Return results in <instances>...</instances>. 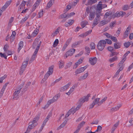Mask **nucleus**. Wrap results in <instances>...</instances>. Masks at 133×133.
<instances>
[{
	"instance_id": "nucleus-1",
	"label": "nucleus",
	"mask_w": 133,
	"mask_h": 133,
	"mask_svg": "<svg viewBox=\"0 0 133 133\" xmlns=\"http://www.w3.org/2000/svg\"><path fill=\"white\" fill-rule=\"evenodd\" d=\"M107 98V97H105L101 101H99L100 98H97L95 99L93 101L92 103L90 105L89 109H92L94 107L95 105L97 104L98 106L101 105L102 103L105 101Z\"/></svg>"
},
{
	"instance_id": "nucleus-2",
	"label": "nucleus",
	"mask_w": 133,
	"mask_h": 133,
	"mask_svg": "<svg viewBox=\"0 0 133 133\" xmlns=\"http://www.w3.org/2000/svg\"><path fill=\"white\" fill-rule=\"evenodd\" d=\"M24 83H23L20 85L18 87L16 90L14 94L13 98H16V99L19 98L20 95V93L22 88L23 87Z\"/></svg>"
},
{
	"instance_id": "nucleus-3",
	"label": "nucleus",
	"mask_w": 133,
	"mask_h": 133,
	"mask_svg": "<svg viewBox=\"0 0 133 133\" xmlns=\"http://www.w3.org/2000/svg\"><path fill=\"white\" fill-rule=\"evenodd\" d=\"M54 68V66L52 65L49 68V71H48L44 76V78L43 79V80L45 79L46 80L52 74L53 72V69Z\"/></svg>"
},
{
	"instance_id": "nucleus-4",
	"label": "nucleus",
	"mask_w": 133,
	"mask_h": 133,
	"mask_svg": "<svg viewBox=\"0 0 133 133\" xmlns=\"http://www.w3.org/2000/svg\"><path fill=\"white\" fill-rule=\"evenodd\" d=\"M108 44H111L112 42H107ZM107 42H98L97 44L98 49L100 51H102L104 49Z\"/></svg>"
},
{
	"instance_id": "nucleus-5",
	"label": "nucleus",
	"mask_w": 133,
	"mask_h": 133,
	"mask_svg": "<svg viewBox=\"0 0 133 133\" xmlns=\"http://www.w3.org/2000/svg\"><path fill=\"white\" fill-rule=\"evenodd\" d=\"M12 1L10 0L6 2L5 4L0 9V16L2 15V12L7 8L10 4Z\"/></svg>"
},
{
	"instance_id": "nucleus-6",
	"label": "nucleus",
	"mask_w": 133,
	"mask_h": 133,
	"mask_svg": "<svg viewBox=\"0 0 133 133\" xmlns=\"http://www.w3.org/2000/svg\"><path fill=\"white\" fill-rule=\"evenodd\" d=\"M126 14L125 12L122 11H121L119 12H117L116 13L112 15V17L113 18L115 17H118L120 16H123Z\"/></svg>"
},
{
	"instance_id": "nucleus-7",
	"label": "nucleus",
	"mask_w": 133,
	"mask_h": 133,
	"mask_svg": "<svg viewBox=\"0 0 133 133\" xmlns=\"http://www.w3.org/2000/svg\"><path fill=\"white\" fill-rule=\"evenodd\" d=\"M75 49H71L69 51H67L64 55V57L65 58L68 56H71L74 53Z\"/></svg>"
},
{
	"instance_id": "nucleus-8",
	"label": "nucleus",
	"mask_w": 133,
	"mask_h": 133,
	"mask_svg": "<svg viewBox=\"0 0 133 133\" xmlns=\"http://www.w3.org/2000/svg\"><path fill=\"white\" fill-rule=\"evenodd\" d=\"M90 97V94H88L86 96H84L80 99L79 102L81 103H82L88 101L89 100V97Z\"/></svg>"
},
{
	"instance_id": "nucleus-9",
	"label": "nucleus",
	"mask_w": 133,
	"mask_h": 133,
	"mask_svg": "<svg viewBox=\"0 0 133 133\" xmlns=\"http://www.w3.org/2000/svg\"><path fill=\"white\" fill-rule=\"evenodd\" d=\"M97 61V58L96 57H91L89 58V62L92 65H95Z\"/></svg>"
},
{
	"instance_id": "nucleus-10",
	"label": "nucleus",
	"mask_w": 133,
	"mask_h": 133,
	"mask_svg": "<svg viewBox=\"0 0 133 133\" xmlns=\"http://www.w3.org/2000/svg\"><path fill=\"white\" fill-rule=\"evenodd\" d=\"M60 97L59 95L58 94L55 96L52 99H50L48 101V103L50 105L52 103L55 102Z\"/></svg>"
},
{
	"instance_id": "nucleus-11",
	"label": "nucleus",
	"mask_w": 133,
	"mask_h": 133,
	"mask_svg": "<svg viewBox=\"0 0 133 133\" xmlns=\"http://www.w3.org/2000/svg\"><path fill=\"white\" fill-rule=\"evenodd\" d=\"M88 67V66L86 65L77 69L75 71L76 74H77L83 72Z\"/></svg>"
},
{
	"instance_id": "nucleus-12",
	"label": "nucleus",
	"mask_w": 133,
	"mask_h": 133,
	"mask_svg": "<svg viewBox=\"0 0 133 133\" xmlns=\"http://www.w3.org/2000/svg\"><path fill=\"white\" fill-rule=\"evenodd\" d=\"M83 59V58H81L79 59L78 61L74 64L73 68V69H76L79 64L82 63Z\"/></svg>"
},
{
	"instance_id": "nucleus-13",
	"label": "nucleus",
	"mask_w": 133,
	"mask_h": 133,
	"mask_svg": "<svg viewBox=\"0 0 133 133\" xmlns=\"http://www.w3.org/2000/svg\"><path fill=\"white\" fill-rule=\"evenodd\" d=\"M39 45L37 48H36L31 58V59L32 61H34L36 58V55L39 49Z\"/></svg>"
},
{
	"instance_id": "nucleus-14",
	"label": "nucleus",
	"mask_w": 133,
	"mask_h": 133,
	"mask_svg": "<svg viewBox=\"0 0 133 133\" xmlns=\"http://www.w3.org/2000/svg\"><path fill=\"white\" fill-rule=\"evenodd\" d=\"M85 122L83 121L78 124L77 129L73 133H78L81 128L85 124Z\"/></svg>"
},
{
	"instance_id": "nucleus-15",
	"label": "nucleus",
	"mask_w": 133,
	"mask_h": 133,
	"mask_svg": "<svg viewBox=\"0 0 133 133\" xmlns=\"http://www.w3.org/2000/svg\"><path fill=\"white\" fill-rule=\"evenodd\" d=\"M71 84V83H69L66 85L61 88L60 89V91H62L67 90L68 89L69 87L70 86Z\"/></svg>"
},
{
	"instance_id": "nucleus-16",
	"label": "nucleus",
	"mask_w": 133,
	"mask_h": 133,
	"mask_svg": "<svg viewBox=\"0 0 133 133\" xmlns=\"http://www.w3.org/2000/svg\"><path fill=\"white\" fill-rule=\"evenodd\" d=\"M88 75V72H87L86 73L84 74L83 76L80 77L78 78V80L79 81H82L83 79H84L87 78Z\"/></svg>"
},
{
	"instance_id": "nucleus-17",
	"label": "nucleus",
	"mask_w": 133,
	"mask_h": 133,
	"mask_svg": "<svg viewBox=\"0 0 133 133\" xmlns=\"http://www.w3.org/2000/svg\"><path fill=\"white\" fill-rule=\"evenodd\" d=\"M54 0H50L47 4L46 9H47L50 8L54 3Z\"/></svg>"
},
{
	"instance_id": "nucleus-18",
	"label": "nucleus",
	"mask_w": 133,
	"mask_h": 133,
	"mask_svg": "<svg viewBox=\"0 0 133 133\" xmlns=\"http://www.w3.org/2000/svg\"><path fill=\"white\" fill-rule=\"evenodd\" d=\"M95 15V12H90L89 16V19L90 20H92L94 18Z\"/></svg>"
},
{
	"instance_id": "nucleus-19",
	"label": "nucleus",
	"mask_w": 133,
	"mask_h": 133,
	"mask_svg": "<svg viewBox=\"0 0 133 133\" xmlns=\"http://www.w3.org/2000/svg\"><path fill=\"white\" fill-rule=\"evenodd\" d=\"M60 29L59 27H58L57 29H56L55 31L51 35V36L52 37H54L58 33H59V30Z\"/></svg>"
},
{
	"instance_id": "nucleus-20",
	"label": "nucleus",
	"mask_w": 133,
	"mask_h": 133,
	"mask_svg": "<svg viewBox=\"0 0 133 133\" xmlns=\"http://www.w3.org/2000/svg\"><path fill=\"white\" fill-rule=\"evenodd\" d=\"M121 46V44L120 43H118L117 42H115L114 45V48L115 49L120 48Z\"/></svg>"
},
{
	"instance_id": "nucleus-21",
	"label": "nucleus",
	"mask_w": 133,
	"mask_h": 133,
	"mask_svg": "<svg viewBox=\"0 0 133 133\" xmlns=\"http://www.w3.org/2000/svg\"><path fill=\"white\" fill-rule=\"evenodd\" d=\"M41 44V42H39L38 44L37 42H34L33 45V48L35 49L36 47L37 48L39 45V48Z\"/></svg>"
},
{
	"instance_id": "nucleus-22",
	"label": "nucleus",
	"mask_w": 133,
	"mask_h": 133,
	"mask_svg": "<svg viewBox=\"0 0 133 133\" xmlns=\"http://www.w3.org/2000/svg\"><path fill=\"white\" fill-rule=\"evenodd\" d=\"M18 45L19 47L17 51L18 52H19L20 50L23 46V42H20Z\"/></svg>"
},
{
	"instance_id": "nucleus-23",
	"label": "nucleus",
	"mask_w": 133,
	"mask_h": 133,
	"mask_svg": "<svg viewBox=\"0 0 133 133\" xmlns=\"http://www.w3.org/2000/svg\"><path fill=\"white\" fill-rule=\"evenodd\" d=\"M88 3L87 5H91L97 2L96 0H89Z\"/></svg>"
},
{
	"instance_id": "nucleus-24",
	"label": "nucleus",
	"mask_w": 133,
	"mask_h": 133,
	"mask_svg": "<svg viewBox=\"0 0 133 133\" xmlns=\"http://www.w3.org/2000/svg\"><path fill=\"white\" fill-rule=\"evenodd\" d=\"M102 5L101 4H99L98 5L96 8V11H102Z\"/></svg>"
},
{
	"instance_id": "nucleus-25",
	"label": "nucleus",
	"mask_w": 133,
	"mask_h": 133,
	"mask_svg": "<svg viewBox=\"0 0 133 133\" xmlns=\"http://www.w3.org/2000/svg\"><path fill=\"white\" fill-rule=\"evenodd\" d=\"M108 20H104L101 21L100 23V25L101 26H102L108 23Z\"/></svg>"
},
{
	"instance_id": "nucleus-26",
	"label": "nucleus",
	"mask_w": 133,
	"mask_h": 133,
	"mask_svg": "<svg viewBox=\"0 0 133 133\" xmlns=\"http://www.w3.org/2000/svg\"><path fill=\"white\" fill-rule=\"evenodd\" d=\"M88 23V22L86 21H84L82 22L81 23V25L82 27V28L85 27Z\"/></svg>"
},
{
	"instance_id": "nucleus-27",
	"label": "nucleus",
	"mask_w": 133,
	"mask_h": 133,
	"mask_svg": "<svg viewBox=\"0 0 133 133\" xmlns=\"http://www.w3.org/2000/svg\"><path fill=\"white\" fill-rule=\"evenodd\" d=\"M28 61H26L24 62L23 63L21 67L22 68L25 69L28 64Z\"/></svg>"
},
{
	"instance_id": "nucleus-28",
	"label": "nucleus",
	"mask_w": 133,
	"mask_h": 133,
	"mask_svg": "<svg viewBox=\"0 0 133 133\" xmlns=\"http://www.w3.org/2000/svg\"><path fill=\"white\" fill-rule=\"evenodd\" d=\"M31 83L30 82H28L26 84L25 88H23L24 91H25L29 87L30 85L31 84Z\"/></svg>"
},
{
	"instance_id": "nucleus-29",
	"label": "nucleus",
	"mask_w": 133,
	"mask_h": 133,
	"mask_svg": "<svg viewBox=\"0 0 133 133\" xmlns=\"http://www.w3.org/2000/svg\"><path fill=\"white\" fill-rule=\"evenodd\" d=\"M26 2L24 1H23L22 2V3L19 6V9H21L22 8H23L25 5Z\"/></svg>"
},
{
	"instance_id": "nucleus-30",
	"label": "nucleus",
	"mask_w": 133,
	"mask_h": 133,
	"mask_svg": "<svg viewBox=\"0 0 133 133\" xmlns=\"http://www.w3.org/2000/svg\"><path fill=\"white\" fill-rule=\"evenodd\" d=\"M117 56H115L112 58H110L109 59V61L111 63H112L114 61H116L117 60Z\"/></svg>"
},
{
	"instance_id": "nucleus-31",
	"label": "nucleus",
	"mask_w": 133,
	"mask_h": 133,
	"mask_svg": "<svg viewBox=\"0 0 133 133\" xmlns=\"http://www.w3.org/2000/svg\"><path fill=\"white\" fill-rule=\"evenodd\" d=\"M126 59V58H123L122 59L121 61L118 64L119 66H123V63L125 61Z\"/></svg>"
},
{
	"instance_id": "nucleus-32",
	"label": "nucleus",
	"mask_w": 133,
	"mask_h": 133,
	"mask_svg": "<svg viewBox=\"0 0 133 133\" xmlns=\"http://www.w3.org/2000/svg\"><path fill=\"white\" fill-rule=\"evenodd\" d=\"M112 15V13L110 12V11L109 12H107L105 14L104 16V18L105 19H106L107 18L108 16H109V15Z\"/></svg>"
},
{
	"instance_id": "nucleus-33",
	"label": "nucleus",
	"mask_w": 133,
	"mask_h": 133,
	"mask_svg": "<svg viewBox=\"0 0 133 133\" xmlns=\"http://www.w3.org/2000/svg\"><path fill=\"white\" fill-rule=\"evenodd\" d=\"M130 8L129 6L128 5H125L123 6L122 8V9L124 11L127 10Z\"/></svg>"
},
{
	"instance_id": "nucleus-34",
	"label": "nucleus",
	"mask_w": 133,
	"mask_h": 133,
	"mask_svg": "<svg viewBox=\"0 0 133 133\" xmlns=\"http://www.w3.org/2000/svg\"><path fill=\"white\" fill-rule=\"evenodd\" d=\"M72 110L73 109H71L68 111L65 115L66 117H68L72 113Z\"/></svg>"
},
{
	"instance_id": "nucleus-35",
	"label": "nucleus",
	"mask_w": 133,
	"mask_h": 133,
	"mask_svg": "<svg viewBox=\"0 0 133 133\" xmlns=\"http://www.w3.org/2000/svg\"><path fill=\"white\" fill-rule=\"evenodd\" d=\"M67 122L66 121H64V122L58 128L59 129H60L62 128L66 124Z\"/></svg>"
},
{
	"instance_id": "nucleus-36",
	"label": "nucleus",
	"mask_w": 133,
	"mask_h": 133,
	"mask_svg": "<svg viewBox=\"0 0 133 133\" xmlns=\"http://www.w3.org/2000/svg\"><path fill=\"white\" fill-rule=\"evenodd\" d=\"M80 44V42H75L72 44L71 46L72 48H75L76 47L77 45H79Z\"/></svg>"
},
{
	"instance_id": "nucleus-37",
	"label": "nucleus",
	"mask_w": 133,
	"mask_h": 133,
	"mask_svg": "<svg viewBox=\"0 0 133 133\" xmlns=\"http://www.w3.org/2000/svg\"><path fill=\"white\" fill-rule=\"evenodd\" d=\"M85 49L86 51L87 52V54L89 55L90 52V48L89 47L86 46L85 47Z\"/></svg>"
},
{
	"instance_id": "nucleus-38",
	"label": "nucleus",
	"mask_w": 133,
	"mask_h": 133,
	"mask_svg": "<svg viewBox=\"0 0 133 133\" xmlns=\"http://www.w3.org/2000/svg\"><path fill=\"white\" fill-rule=\"evenodd\" d=\"M72 63L71 62H70L68 63L66 65V66L65 67V69H67L68 68H70L71 65Z\"/></svg>"
},
{
	"instance_id": "nucleus-39",
	"label": "nucleus",
	"mask_w": 133,
	"mask_h": 133,
	"mask_svg": "<svg viewBox=\"0 0 133 133\" xmlns=\"http://www.w3.org/2000/svg\"><path fill=\"white\" fill-rule=\"evenodd\" d=\"M90 47L91 49H94L95 48V45L94 42H92L90 44Z\"/></svg>"
},
{
	"instance_id": "nucleus-40",
	"label": "nucleus",
	"mask_w": 133,
	"mask_h": 133,
	"mask_svg": "<svg viewBox=\"0 0 133 133\" xmlns=\"http://www.w3.org/2000/svg\"><path fill=\"white\" fill-rule=\"evenodd\" d=\"M101 12L96 11V17L101 18L100 17Z\"/></svg>"
},
{
	"instance_id": "nucleus-41",
	"label": "nucleus",
	"mask_w": 133,
	"mask_h": 133,
	"mask_svg": "<svg viewBox=\"0 0 133 133\" xmlns=\"http://www.w3.org/2000/svg\"><path fill=\"white\" fill-rule=\"evenodd\" d=\"M130 45V42H125L124 43V46L126 48H128Z\"/></svg>"
},
{
	"instance_id": "nucleus-42",
	"label": "nucleus",
	"mask_w": 133,
	"mask_h": 133,
	"mask_svg": "<svg viewBox=\"0 0 133 133\" xmlns=\"http://www.w3.org/2000/svg\"><path fill=\"white\" fill-rule=\"evenodd\" d=\"M39 118V116H36L34 118L33 120L32 121V122H37L38 121Z\"/></svg>"
},
{
	"instance_id": "nucleus-43",
	"label": "nucleus",
	"mask_w": 133,
	"mask_h": 133,
	"mask_svg": "<svg viewBox=\"0 0 133 133\" xmlns=\"http://www.w3.org/2000/svg\"><path fill=\"white\" fill-rule=\"evenodd\" d=\"M129 34V33H128L127 32L125 31L123 36V38L125 39L128 36V35Z\"/></svg>"
},
{
	"instance_id": "nucleus-44",
	"label": "nucleus",
	"mask_w": 133,
	"mask_h": 133,
	"mask_svg": "<svg viewBox=\"0 0 133 133\" xmlns=\"http://www.w3.org/2000/svg\"><path fill=\"white\" fill-rule=\"evenodd\" d=\"M0 56L2 57H4L5 59L7 58V56L5 54H2V52H0Z\"/></svg>"
},
{
	"instance_id": "nucleus-45",
	"label": "nucleus",
	"mask_w": 133,
	"mask_h": 133,
	"mask_svg": "<svg viewBox=\"0 0 133 133\" xmlns=\"http://www.w3.org/2000/svg\"><path fill=\"white\" fill-rule=\"evenodd\" d=\"M121 28H118V30L116 32V36H118L119 35V34L121 33Z\"/></svg>"
},
{
	"instance_id": "nucleus-46",
	"label": "nucleus",
	"mask_w": 133,
	"mask_h": 133,
	"mask_svg": "<svg viewBox=\"0 0 133 133\" xmlns=\"http://www.w3.org/2000/svg\"><path fill=\"white\" fill-rule=\"evenodd\" d=\"M28 18L29 16H26L21 20V23H22L24 22Z\"/></svg>"
},
{
	"instance_id": "nucleus-47",
	"label": "nucleus",
	"mask_w": 133,
	"mask_h": 133,
	"mask_svg": "<svg viewBox=\"0 0 133 133\" xmlns=\"http://www.w3.org/2000/svg\"><path fill=\"white\" fill-rule=\"evenodd\" d=\"M98 23V22H97V21H95L94 20V22L92 25V28H94L96 25Z\"/></svg>"
},
{
	"instance_id": "nucleus-48",
	"label": "nucleus",
	"mask_w": 133,
	"mask_h": 133,
	"mask_svg": "<svg viewBox=\"0 0 133 133\" xmlns=\"http://www.w3.org/2000/svg\"><path fill=\"white\" fill-rule=\"evenodd\" d=\"M9 48V46L8 45L6 44L4 46L3 49L4 51L6 52L7 51Z\"/></svg>"
},
{
	"instance_id": "nucleus-49",
	"label": "nucleus",
	"mask_w": 133,
	"mask_h": 133,
	"mask_svg": "<svg viewBox=\"0 0 133 133\" xmlns=\"http://www.w3.org/2000/svg\"><path fill=\"white\" fill-rule=\"evenodd\" d=\"M110 39L113 42H117V41L116 38L114 36H112Z\"/></svg>"
},
{
	"instance_id": "nucleus-50",
	"label": "nucleus",
	"mask_w": 133,
	"mask_h": 133,
	"mask_svg": "<svg viewBox=\"0 0 133 133\" xmlns=\"http://www.w3.org/2000/svg\"><path fill=\"white\" fill-rule=\"evenodd\" d=\"M74 21L73 20L70 19L68 20V23L69 24V25H71L74 23Z\"/></svg>"
},
{
	"instance_id": "nucleus-51",
	"label": "nucleus",
	"mask_w": 133,
	"mask_h": 133,
	"mask_svg": "<svg viewBox=\"0 0 133 133\" xmlns=\"http://www.w3.org/2000/svg\"><path fill=\"white\" fill-rule=\"evenodd\" d=\"M131 26L129 25L128 28H127L126 30L125 31L126 32H127L128 33H130V30L131 29Z\"/></svg>"
},
{
	"instance_id": "nucleus-52",
	"label": "nucleus",
	"mask_w": 133,
	"mask_h": 133,
	"mask_svg": "<svg viewBox=\"0 0 133 133\" xmlns=\"http://www.w3.org/2000/svg\"><path fill=\"white\" fill-rule=\"evenodd\" d=\"M107 49L109 51L111 52L113 50L114 48L112 46H110L108 47Z\"/></svg>"
},
{
	"instance_id": "nucleus-53",
	"label": "nucleus",
	"mask_w": 133,
	"mask_h": 133,
	"mask_svg": "<svg viewBox=\"0 0 133 133\" xmlns=\"http://www.w3.org/2000/svg\"><path fill=\"white\" fill-rule=\"evenodd\" d=\"M107 37L109 38H111L112 36L110 34H108L107 33H105L104 34Z\"/></svg>"
},
{
	"instance_id": "nucleus-54",
	"label": "nucleus",
	"mask_w": 133,
	"mask_h": 133,
	"mask_svg": "<svg viewBox=\"0 0 133 133\" xmlns=\"http://www.w3.org/2000/svg\"><path fill=\"white\" fill-rule=\"evenodd\" d=\"M87 33H85V32L83 34H81L79 35V36L82 38H84L85 37L87 36Z\"/></svg>"
},
{
	"instance_id": "nucleus-55",
	"label": "nucleus",
	"mask_w": 133,
	"mask_h": 133,
	"mask_svg": "<svg viewBox=\"0 0 133 133\" xmlns=\"http://www.w3.org/2000/svg\"><path fill=\"white\" fill-rule=\"evenodd\" d=\"M60 16L61 18H66V15L65 13L62 14Z\"/></svg>"
},
{
	"instance_id": "nucleus-56",
	"label": "nucleus",
	"mask_w": 133,
	"mask_h": 133,
	"mask_svg": "<svg viewBox=\"0 0 133 133\" xmlns=\"http://www.w3.org/2000/svg\"><path fill=\"white\" fill-rule=\"evenodd\" d=\"M118 110V107H116L112 108L111 109V110L112 111H116Z\"/></svg>"
},
{
	"instance_id": "nucleus-57",
	"label": "nucleus",
	"mask_w": 133,
	"mask_h": 133,
	"mask_svg": "<svg viewBox=\"0 0 133 133\" xmlns=\"http://www.w3.org/2000/svg\"><path fill=\"white\" fill-rule=\"evenodd\" d=\"M43 10H42V11H40L38 13L39 17V18H40L42 17L43 16Z\"/></svg>"
},
{
	"instance_id": "nucleus-58",
	"label": "nucleus",
	"mask_w": 133,
	"mask_h": 133,
	"mask_svg": "<svg viewBox=\"0 0 133 133\" xmlns=\"http://www.w3.org/2000/svg\"><path fill=\"white\" fill-rule=\"evenodd\" d=\"M133 68V63L129 67L128 69V71H129L130 70Z\"/></svg>"
},
{
	"instance_id": "nucleus-59",
	"label": "nucleus",
	"mask_w": 133,
	"mask_h": 133,
	"mask_svg": "<svg viewBox=\"0 0 133 133\" xmlns=\"http://www.w3.org/2000/svg\"><path fill=\"white\" fill-rule=\"evenodd\" d=\"M10 37V42H13L14 40L15 36H11Z\"/></svg>"
},
{
	"instance_id": "nucleus-60",
	"label": "nucleus",
	"mask_w": 133,
	"mask_h": 133,
	"mask_svg": "<svg viewBox=\"0 0 133 133\" xmlns=\"http://www.w3.org/2000/svg\"><path fill=\"white\" fill-rule=\"evenodd\" d=\"M68 43L67 44L66 43L64 45L62 49V50L63 51H64L65 50L66 48L68 45Z\"/></svg>"
},
{
	"instance_id": "nucleus-61",
	"label": "nucleus",
	"mask_w": 133,
	"mask_h": 133,
	"mask_svg": "<svg viewBox=\"0 0 133 133\" xmlns=\"http://www.w3.org/2000/svg\"><path fill=\"white\" fill-rule=\"evenodd\" d=\"M98 122V120H94L91 123L92 124H97Z\"/></svg>"
},
{
	"instance_id": "nucleus-62",
	"label": "nucleus",
	"mask_w": 133,
	"mask_h": 133,
	"mask_svg": "<svg viewBox=\"0 0 133 133\" xmlns=\"http://www.w3.org/2000/svg\"><path fill=\"white\" fill-rule=\"evenodd\" d=\"M130 53V51H127L123 56V58H126V57Z\"/></svg>"
},
{
	"instance_id": "nucleus-63",
	"label": "nucleus",
	"mask_w": 133,
	"mask_h": 133,
	"mask_svg": "<svg viewBox=\"0 0 133 133\" xmlns=\"http://www.w3.org/2000/svg\"><path fill=\"white\" fill-rule=\"evenodd\" d=\"M115 24L114 22H111L110 24V26L111 28H112L114 27V25Z\"/></svg>"
},
{
	"instance_id": "nucleus-64",
	"label": "nucleus",
	"mask_w": 133,
	"mask_h": 133,
	"mask_svg": "<svg viewBox=\"0 0 133 133\" xmlns=\"http://www.w3.org/2000/svg\"><path fill=\"white\" fill-rule=\"evenodd\" d=\"M59 66L60 68H62L64 66V64L60 62L59 64Z\"/></svg>"
}]
</instances>
